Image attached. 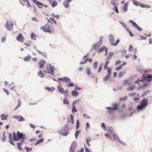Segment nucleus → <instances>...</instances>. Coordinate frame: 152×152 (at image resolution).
<instances>
[{"mask_svg":"<svg viewBox=\"0 0 152 152\" xmlns=\"http://www.w3.org/2000/svg\"><path fill=\"white\" fill-rule=\"evenodd\" d=\"M69 125L68 124H66L64 126L62 129L59 131L58 132L59 134H61L62 135L64 136H66L68 134L69 130V128H68Z\"/></svg>","mask_w":152,"mask_h":152,"instance_id":"nucleus-1","label":"nucleus"},{"mask_svg":"<svg viewBox=\"0 0 152 152\" xmlns=\"http://www.w3.org/2000/svg\"><path fill=\"white\" fill-rule=\"evenodd\" d=\"M112 107H107V109L108 110L107 112L109 113H113L114 111L118 110V104L117 103H115L112 105Z\"/></svg>","mask_w":152,"mask_h":152,"instance_id":"nucleus-2","label":"nucleus"},{"mask_svg":"<svg viewBox=\"0 0 152 152\" xmlns=\"http://www.w3.org/2000/svg\"><path fill=\"white\" fill-rule=\"evenodd\" d=\"M6 28L9 31H11L13 30V22L11 20L7 21L6 24Z\"/></svg>","mask_w":152,"mask_h":152,"instance_id":"nucleus-3","label":"nucleus"},{"mask_svg":"<svg viewBox=\"0 0 152 152\" xmlns=\"http://www.w3.org/2000/svg\"><path fill=\"white\" fill-rule=\"evenodd\" d=\"M144 75L145 79L144 81L145 82L149 83L152 80V75L150 74H144Z\"/></svg>","mask_w":152,"mask_h":152,"instance_id":"nucleus-4","label":"nucleus"},{"mask_svg":"<svg viewBox=\"0 0 152 152\" xmlns=\"http://www.w3.org/2000/svg\"><path fill=\"white\" fill-rule=\"evenodd\" d=\"M144 75L145 79L144 81L145 82L149 83L152 80V75L150 74H144Z\"/></svg>","mask_w":152,"mask_h":152,"instance_id":"nucleus-5","label":"nucleus"},{"mask_svg":"<svg viewBox=\"0 0 152 152\" xmlns=\"http://www.w3.org/2000/svg\"><path fill=\"white\" fill-rule=\"evenodd\" d=\"M17 138L18 140L16 141V142L19 141L20 140V139H23V137H26V135L23 132H20L19 131H18L17 132Z\"/></svg>","mask_w":152,"mask_h":152,"instance_id":"nucleus-6","label":"nucleus"},{"mask_svg":"<svg viewBox=\"0 0 152 152\" xmlns=\"http://www.w3.org/2000/svg\"><path fill=\"white\" fill-rule=\"evenodd\" d=\"M129 22L131 23L133 26L136 28L139 31H141L142 30V29L132 20H130Z\"/></svg>","mask_w":152,"mask_h":152,"instance_id":"nucleus-7","label":"nucleus"},{"mask_svg":"<svg viewBox=\"0 0 152 152\" xmlns=\"http://www.w3.org/2000/svg\"><path fill=\"white\" fill-rule=\"evenodd\" d=\"M76 147V143L75 141L72 142L71 145L69 148V152H74L75 150Z\"/></svg>","mask_w":152,"mask_h":152,"instance_id":"nucleus-8","label":"nucleus"},{"mask_svg":"<svg viewBox=\"0 0 152 152\" xmlns=\"http://www.w3.org/2000/svg\"><path fill=\"white\" fill-rule=\"evenodd\" d=\"M148 99H143L142 100V101L140 102V104H142L143 105V106L145 107L148 105Z\"/></svg>","mask_w":152,"mask_h":152,"instance_id":"nucleus-9","label":"nucleus"},{"mask_svg":"<svg viewBox=\"0 0 152 152\" xmlns=\"http://www.w3.org/2000/svg\"><path fill=\"white\" fill-rule=\"evenodd\" d=\"M101 41H98L97 42L93 45V48H94V50H96L102 45V44H101Z\"/></svg>","mask_w":152,"mask_h":152,"instance_id":"nucleus-10","label":"nucleus"},{"mask_svg":"<svg viewBox=\"0 0 152 152\" xmlns=\"http://www.w3.org/2000/svg\"><path fill=\"white\" fill-rule=\"evenodd\" d=\"M111 73V71H107V75L105 77L103 78V80L104 82H106L110 78Z\"/></svg>","mask_w":152,"mask_h":152,"instance_id":"nucleus-11","label":"nucleus"},{"mask_svg":"<svg viewBox=\"0 0 152 152\" xmlns=\"http://www.w3.org/2000/svg\"><path fill=\"white\" fill-rule=\"evenodd\" d=\"M46 63V61L43 59H42L39 61L38 64L39 65V69H41L44 66Z\"/></svg>","mask_w":152,"mask_h":152,"instance_id":"nucleus-12","label":"nucleus"},{"mask_svg":"<svg viewBox=\"0 0 152 152\" xmlns=\"http://www.w3.org/2000/svg\"><path fill=\"white\" fill-rule=\"evenodd\" d=\"M108 40L109 43L112 45V44L114 42V36L112 34L109 35Z\"/></svg>","mask_w":152,"mask_h":152,"instance_id":"nucleus-13","label":"nucleus"},{"mask_svg":"<svg viewBox=\"0 0 152 152\" xmlns=\"http://www.w3.org/2000/svg\"><path fill=\"white\" fill-rule=\"evenodd\" d=\"M72 0H66L63 3L64 6L66 8H68L69 6L70 3Z\"/></svg>","mask_w":152,"mask_h":152,"instance_id":"nucleus-14","label":"nucleus"},{"mask_svg":"<svg viewBox=\"0 0 152 152\" xmlns=\"http://www.w3.org/2000/svg\"><path fill=\"white\" fill-rule=\"evenodd\" d=\"M24 39L22 34L21 33H19L18 35L16 37L17 39L20 42H23V39Z\"/></svg>","mask_w":152,"mask_h":152,"instance_id":"nucleus-15","label":"nucleus"},{"mask_svg":"<svg viewBox=\"0 0 152 152\" xmlns=\"http://www.w3.org/2000/svg\"><path fill=\"white\" fill-rule=\"evenodd\" d=\"M109 63V61L108 60L106 61L105 63V65L104 66V69L107 70V71H111V70L110 67L107 66V65Z\"/></svg>","mask_w":152,"mask_h":152,"instance_id":"nucleus-16","label":"nucleus"},{"mask_svg":"<svg viewBox=\"0 0 152 152\" xmlns=\"http://www.w3.org/2000/svg\"><path fill=\"white\" fill-rule=\"evenodd\" d=\"M145 107L143 106V105L140 104L138 105L136 107V110L138 111H140V110H143L145 109Z\"/></svg>","mask_w":152,"mask_h":152,"instance_id":"nucleus-17","label":"nucleus"},{"mask_svg":"<svg viewBox=\"0 0 152 152\" xmlns=\"http://www.w3.org/2000/svg\"><path fill=\"white\" fill-rule=\"evenodd\" d=\"M45 31V32L52 33L53 31V27L52 26L50 27V26H48L47 29H46V31Z\"/></svg>","mask_w":152,"mask_h":152,"instance_id":"nucleus-18","label":"nucleus"},{"mask_svg":"<svg viewBox=\"0 0 152 152\" xmlns=\"http://www.w3.org/2000/svg\"><path fill=\"white\" fill-rule=\"evenodd\" d=\"M79 93L75 89L71 92V94L72 96L77 97L78 96Z\"/></svg>","mask_w":152,"mask_h":152,"instance_id":"nucleus-19","label":"nucleus"},{"mask_svg":"<svg viewBox=\"0 0 152 152\" xmlns=\"http://www.w3.org/2000/svg\"><path fill=\"white\" fill-rule=\"evenodd\" d=\"M129 5V2L127 1L124 4V7H123L122 9L124 11L126 12L127 10V7Z\"/></svg>","mask_w":152,"mask_h":152,"instance_id":"nucleus-20","label":"nucleus"},{"mask_svg":"<svg viewBox=\"0 0 152 152\" xmlns=\"http://www.w3.org/2000/svg\"><path fill=\"white\" fill-rule=\"evenodd\" d=\"M57 88L58 91L60 93L62 94H64V89L61 86H58Z\"/></svg>","mask_w":152,"mask_h":152,"instance_id":"nucleus-21","label":"nucleus"},{"mask_svg":"<svg viewBox=\"0 0 152 152\" xmlns=\"http://www.w3.org/2000/svg\"><path fill=\"white\" fill-rule=\"evenodd\" d=\"M111 135L113 136V138H111V140L113 141H114L115 140H118V138H119L118 136L115 134L113 133L111 134Z\"/></svg>","mask_w":152,"mask_h":152,"instance_id":"nucleus-22","label":"nucleus"},{"mask_svg":"<svg viewBox=\"0 0 152 152\" xmlns=\"http://www.w3.org/2000/svg\"><path fill=\"white\" fill-rule=\"evenodd\" d=\"M8 115H5L4 114H2L0 115L1 119L2 120H7V118L8 117Z\"/></svg>","mask_w":152,"mask_h":152,"instance_id":"nucleus-23","label":"nucleus"},{"mask_svg":"<svg viewBox=\"0 0 152 152\" xmlns=\"http://www.w3.org/2000/svg\"><path fill=\"white\" fill-rule=\"evenodd\" d=\"M45 89L48 90L50 92H53L55 90V88L54 87H52L51 88H50L49 87H45Z\"/></svg>","mask_w":152,"mask_h":152,"instance_id":"nucleus-24","label":"nucleus"},{"mask_svg":"<svg viewBox=\"0 0 152 152\" xmlns=\"http://www.w3.org/2000/svg\"><path fill=\"white\" fill-rule=\"evenodd\" d=\"M31 58V56L29 55H28L27 56L24 57L23 60L25 61H28Z\"/></svg>","mask_w":152,"mask_h":152,"instance_id":"nucleus-25","label":"nucleus"},{"mask_svg":"<svg viewBox=\"0 0 152 152\" xmlns=\"http://www.w3.org/2000/svg\"><path fill=\"white\" fill-rule=\"evenodd\" d=\"M63 103L64 104H66L67 105H69V102L68 99L66 97H64V98L63 100Z\"/></svg>","mask_w":152,"mask_h":152,"instance_id":"nucleus-26","label":"nucleus"},{"mask_svg":"<svg viewBox=\"0 0 152 152\" xmlns=\"http://www.w3.org/2000/svg\"><path fill=\"white\" fill-rule=\"evenodd\" d=\"M120 52L122 53L121 55L122 56H124L126 53V50H125L124 49L121 50L117 52V53Z\"/></svg>","mask_w":152,"mask_h":152,"instance_id":"nucleus-27","label":"nucleus"},{"mask_svg":"<svg viewBox=\"0 0 152 152\" xmlns=\"http://www.w3.org/2000/svg\"><path fill=\"white\" fill-rule=\"evenodd\" d=\"M86 72L87 75L88 76L90 75H94L93 73H91L90 69L89 67L86 68Z\"/></svg>","mask_w":152,"mask_h":152,"instance_id":"nucleus-28","label":"nucleus"},{"mask_svg":"<svg viewBox=\"0 0 152 152\" xmlns=\"http://www.w3.org/2000/svg\"><path fill=\"white\" fill-rule=\"evenodd\" d=\"M23 144L21 142H18L17 144V147L20 150H23L21 146Z\"/></svg>","mask_w":152,"mask_h":152,"instance_id":"nucleus-29","label":"nucleus"},{"mask_svg":"<svg viewBox=\"0 0 152 152\" xmlns=\"http://www.w3.org/2000/svg\"><path fill=\"white\" fill-rule=\"evenodd\" d=\"M135 87L136 86L135 85L131 86L128 87L127 88V90L129 91H132L135 88Z\"/></svg>","mask_w":152,"mask_h":152,"instance_id":"nucleus-30","label":"nucleus"},{"mask_svg":"<svg viewBox=\"0 0 152 152\" xmlns=\"http://www.w3.org/2000/svg\"><path fill=\"white\" fill-rule=\"evenodd\" d=\"M126 71L125 70H123L122 71L120 72L119 73L118 76L119 77H122L126 73Z\"/></svg>","mask_w":152,"mask_h":152,"instance_id":"nucleus-31","label":"nucleus"},{"mask_svg":"<svg viewBox=\"0 0 152 152\" xmlns=\"http://www.w3.org/2000/svg\"><path fill=\"white\" fill-rule=\"evenodd\" d=\"M64 81L65 83L69 82L71 81V80L67 77H64Z\"/></svg>","mask_w":152,"mask_h":152,"instance_id":"nucleus-32","label":"nucleus"},{"mask_svg":"<svg viewBox=\"0 0 152 152\" xmlns=\"http://www.w3.org/2000/svg\"><path fill=\"white\" fill-rule=\"evenodd\" d=\"M145 77H144V74H143L142 75V78L140 79V78H138L137 80H138V81L139 82L140 81H141L143 83H145V82L144 81L145 80Z\"/></svg>","mask_w":152,"mask_h":152,"instance_id":"nucleus-33","label":"nucleus"},{"mask_svg":"<svg viewBox=\"0 0 152 152\" xmlns=\"http://www.w3.org/2000/svg\"><path fill=\"white\" fill-rule=\"evenodd\" d=\"M150 90L146 91L143 93L142 94V97H143L147 95L150 93Z\"/></svg>","mask_w":152,"mask_h":152,"instance_id":"nucleus-34","label":"nucleus"},{"mask_svg":"<svg viewBox=\"0 0 152 152\" xmlns=\"http://www.w3.org/2000/svg\"><path fill=\"white\" fill-rule=\"evenodd\" d=\"M38 76H40L41 78L43 77L45 75L41 70H39V72H38Z\"/></svg>","mask_w":152,"mask_h":152,"instance_id":"nucleus-35","label":"nucleus"},{"mask_svg":"<svg viewBox=\"0 0 152 152\" xmlns=\"http://www.w3.org/2000/svg\"><path fill=\"white\" fill-rule=\"evenodd\" d=\"M81 130H79L76 131L75 133V136L76 139H77L78 137L79 136V134L80 133Z\"/></svg>","mask_w":152,"mask_h":152,"instance_id":"nucleus-36","label":"nucleus"},{"mask_svg":"<svg viewBox=\"0 0 152 152\" xmlns=\"http://www.w3.org/2000/svg\"><path fill=\"white\" fill-rule=\"evenodd\" d=\"M57 4L56 0H53V1L51 4L52 7H54L57 6Z\"/></svg>","mask_w":152,"mask_h":152,"instance_id":"nucleus-37","label":"nucleus"},{"mask_svg":"<svg viewBox=\"0 0 152 152\" xmlns=\"http://www.w3.org/2000/svg\"><path fill=\"white\" fill-rule=\"evenodd\" d=\"M44 140L43 138H41L40 139L38 140L35 144L36 146L38 144H40L44 141Z\"/></svg>","mask_w":152,"mask_h":152,"instance_id":"nucleus-38","label":"nucleus"},{"mask_svg":"<svg viewBox=\"0 0 152 152\" xmlns=\"http://www.w3.org/2000/svg\"><path fill=\"white\" fill-rule=\"evenodd\" d=\"M72 106V111L73 113H75L77 111V110L76 108L75 105Z\"/></svg>","mask_w":152,"mask_h":152,"instance_id":"nucleus-39","label":"nucleus"},{"mask_svg":"<svg viewBox=\"0 0 152 152\" xmlns=\"http://www.w3.org/2000/svg\"><path fill=\"white\" fill-rule=\"evenodd\" d=\"M116 141L123 146H125L126 145V144L122 141L119 138H118V140H117Z\"/></svg>","mask_w":152,"mask_h":152,"instance_id":"nucleus-40","label":"nucleus"},{"mask_svg":"<svg viewBox=\"0 0 152 152\" xmlns=\"http://www.w3.org/2000/svg\"><path fill=\"white\" fill-rule=\"evenodd\" d=\"M98 64V61H95L94 64L93 65V68L94 69H96L97 68V65Z\"/></svg>","mask_w":152,"mask_h":152,"instance_id":"nucleus-41","label":"nucleus"},{"mask_svg":"<svg viewBox=\"0 0 152 152\" xmlns=\"http://www.w3.org/2000/svg\"><path fill=\"white\" fill-rule=\"evenodd\" d=\"M80 123L78 120L76 121V130H77L79 128L80 126Z\"/></svg>","mask_w":152,"mask_h":152,"instance_id":"nucleus-42","label":"nucleus"},{"mask_svg":"<svg viewBox=\"0 0 152 152\" xmlns=\"http://www.w3.org/2000/svg\"><path fill=\"white\" fill-rule=\"evenodd\" d=\"M113 52H110L109 53V55L107 56V60H109L110 59L112 56L113 55Z\"/></svg>","mask_w":152,"mask_h":152,"instance_id":"nucleus-43","label":"nucleus"},{"mask_svg":"<svg viewBox=\"0 0 152 152\" xmlns=\"http://www.w3.org/2000/svg\"><path fill=\"white\" fill-rule=\"evenodd\" d=\"M91 141V140L90 138H87L86 139V142L88 146H90V144L89 142L90 141Z\"/></svg>","mask_w":152,"mask_h":152,"instance_id":"nucleus-44","label":"nucleus"},{"mask_svg":"<svg viewBox=\"0 0 152 152\" xmlns=\"http://www.w3.org/2000/svg\"><path fill=\"white\" fill-rule=\"evenodd\" d=\"M31 38L32 39L34 40H36V35L33 32L31 34Z\"/></svg>","mask_w":152,"mask_h":152,"instance_id":"nucleus-45","label":"nucleus"},{"mask_svg":"<svg viewBox=\"0 0 152 152\" xmlns=\"http://www.w3.org/2000/svg\"><path fill=\"white\" fill-rule=\"evenodd\" d=\"M133 4L134 5L136 6H138L140 5V3L139 2L137 1H136L135 0H134L133 1Z\"/></svg>","mask_w":152,"mask_h":152,"instance_id":"nucleus-46","label":"nucleus"},{"mask_svg":"<svg viewBox=\"0 0 152 152\" xmlns=\"http://www.w3.org/2000/svg\"><path fill=\"white\" fill-rule=\"evenodd\" d=\"M25 119H24L23 117L21 115H19V117L18 120L20 121H25Z\"/></svg>","mask_w":152,"mask_h":152,"instance_id":"nucleus-47","label":"nucleus"},{"mask_svg":"<svg viewBox=\"0 0 152 152\" xmlns=\"http://www.w3.org/2000/svg\"><path fill=\"white\" fill-rule=\"evenodd\" d=\"M69 116L70 118L71 123L72 124H74V119L73 116L72 114H70L69 115Z\"/></svg>","mask_w":152,"mask_h":152,"instance_id":"nucleus-48","label":"nucleus"},{"mask_svg":"<svg viewBox=\"0 0 152 152\" xmlns=\"http://www.w3.org/2000/svg\"><path fill=\"white\" fill-rule=\"evenodd\" d=\"M120 42V40L118 39H117L115 43H113L112 44V45L114 46H116Z\"/></svg>","mask_w":152,"mask_h":152,"instance_id":"nucleus-49","label":"nucleus"},{"mask_svg":"<svg viewBox=\"0 0 152 152\" xmlns=\"http://www.w3.org/2000/svg\"><path fill=\"white\" fill-rule=\"evenodd\" d=\"M10 143L14 146H15V145L14 143V140L12 139H9V140Z\"/></svg>","mask_w":152,"mask_h":152,"instance_id":"nucleus-50","label":"nucleus"},{"mask_svg":"<svg viewBox=\"0 0 152 152\" xmlns=\"http://www.w3.org/2000/svg\"><path fill=\"white\" fill-rule=\"evenodd\" d=\"M108 132L109 133H110L111 134H113V129L112 127H110L108 130Z\"/></svg>","mask_w":152,"mask_h":152,"instance_id":"nucleus-51","label":"nucleus"},{"mask_svg":"<svg viewBox=\"0 0 152 152\" xmlns=\"http://www.w3.org/2000/svg\"><path fill=\"white\" fill-rule=\"evenodd\" d=\"M17 136L15 135V132H14L13 133V138L14 140L16 141L18 140L17 138Z\"/></svg>","mask_w":152,"mask_h":152,"instance_id":"nucleus-52","label":"nucleus"},{"mask_svg":"<svg viewBox=\"0 0 152 152\" xmlns=\"http://www.w3.org/2000/svg\"><path fill=\"white\" fill-rule=\"evenodd\" d=\"M126 116V115L125 114H123L121 115L119 117V118L121 119H123Z\"/></svg>","mask_w":152,"mask_h":152,"instance_id":"nucleus-53","label":"nucleus"},{"mask_svg":"<svg viewBox=\"0 0 152 152\" xmlns=\"http://www.w3.org/2000/svg\"><path fill=\"white\" fill-rule=\"evenodd\" d=\"M39 4H36L38 6V7L39 8H42V7L41 6H43V4H42V3L39 2Z\"/></svg>","mask_w":152,"mask_h":152,"instance_id":"nucleus-54","label":"nucleus"},{"mask_svg":"<svg viewBox=\"0 0 152 152\" xmlns=\"http://www.w3.org/2000/svg\"><path fill=\"white\" fill-rule=\"evenodd\" d=\"M32 148H29L28 147H25V148L26 150V152H28L29 151H31Z\"/></svg>","mask_w":152,"mask_h":152,"instance_id":"nucleus-55","label":"nucleus"},{"mask_svg":"<svg viewBox=\"0 0 152 152\" xmlns=\"http://www.w3.org/2000/svg\"><path fill=\"white\" fill-rule=\"evenodd\" d=\"M84 148L86 152H91V151L86 147L85 144L84 145Z\"/></svg>","mask_w":152,"mask_h":152,"instance_id":"nucleus-56","label":"nucleus"},{"mask_svg":"<svg viewBox=\"0 0 152 152\" xmlns=\"http://www.w3.org/2000/svg\"><path fill=\"white\" fill-rule=\"evenodd\" d=\"M101 126V127L104 130H105L106 129V128L105 127V124L104 123H102Z\"/></svg>","mask_w":152,"mask_h":152,"instance_id":"nucleus-57","label":"nucleus"},{"mask_svg":"<svg viewBox=\"0 0 152 152\" xmlns=\"http://www.w3.org/2000/svg\"><path fill=\"white\" fill-rule=\"evenodd\" d=\"M79 99H78V100H75L74 101L72 104V106L75 105V104H76L77 103V102H79Z\"/></svg>","mask_w":152,"mask_h":152,"instance_id":"nucleus-58","label":"nucleus"},{"mask_svg":"<svg viewBox=\"0 0 152 152\" xmlns=\"http://www.w3.org/2000/svg\"><path fill=\"white\" fill-rule=\"evenodd\" d=\"M104 50V48H103V46L102 47L100 48L98 50V53H99L100 52H102Z\"/></svg>","mask_w":152,"mask_h":152,"instance_id":"nucleus-59","label":"nucleus"},{"mask_svg":"<svg viewBox=\"0 0 152 152\" xmlns=\"http://www.w3.org/2000/svg\"><path fill=\"white\" fill-rule=\"evenodd\" d=\"M113 10L116 12L117 13H119V11L118 10V8L117 7L115 6L114 8L113 9Z\"/></svg>","mask_w":152,"mask_h":152,"instance_id":"nucleus-60","label":"nucleus"},{"mask_svg":"<svg viewBox=\"0 0 152 152\" xmlns=\"http://www.w3.org/2000/svg\"><path fill=\"white\" fill-rule=\"evenodd\" d=\"M49 69L50 71L52 70H54L55 68L54 66H52L51 64L50 65Z\"/></svg>","mask_w":152,"mask_h":152,"instance_id":"nucleus-61","label":"nucleus"},{"mask_svg":"<svg viewBox=\"0 0 152 152\" xmlns=\"http://www.w3.org/2000/svg\"><path fill=\"white\" fill-rule=\"evenodd\" d=\"M119 22L124 26L125 28H126V24H124V23L122 21H119Z\"/></svg>","mask_w":152,"mask_h":152,"instance_id":"nucleus-62","label":"nucleus"},{"mask_svg":"<svg viewBox=\"0 0 152 152\" xmlns=\"http://www.w3.org/2000/svg\"><path fill=\"white\" fill-rule=\"evenodd\" d=\"M105 136L107 138H109L110 140H111V136L109 135V134L108 133H106L105 134Z\"/></svg>","mask_w":152,"mask_h":152,"instance_id":"nucleus-63","label":"nucleus"},{"mask_svg":"<svg viewBox=\"0 0 152 152\" xmlns=\"http://www.w3.org/2000/svg\"><path fill=\"white\" fill-rule=\"evenodd\" d=\"M127 99V97L126 96L124 98H121L120 99V101H124Z\"/></svg>","mask_w":152,"mask_h":152,"instance_id":"nucleus-64","label":"nucleus"}]
</instances>
